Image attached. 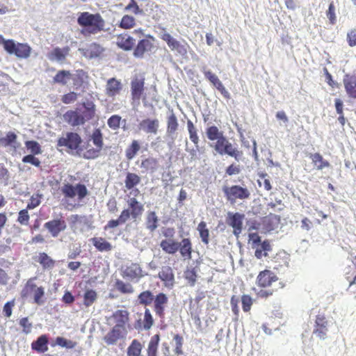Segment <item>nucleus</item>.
Wrapping results in <instances>:
<instances>
[{"label":"nucleus","mask_w":356,"mask_h":356,"mask_svg":"<svg viewBox=\"0 0 356 356\" xmlns=\"http://www.w3.org/2000/svg\"><path fill=\"white\" fill-rule=\"evenodd\" d=\"M142 349V343L138 340L134 339L127 348V355L143 356L141 355Z\"/></svg>","instance_id":"ea45409f"},{"label":"nucleus","mask_w":356,"mask_h":356,"mask_svg":"<svg viewBox=\"0 0 356 356\" xmlns=\"http://www.w3.org/2000/svg\"><path fill=\"white\" fill-rule=\"evenodd\" d=\"M56 344L61 347H65L71 349L76 347V342L71 340H67L61 337H58L56 339Z\"/></svg>","instance_id":"680f3d73"},{"label":"nucleus","mask_w":356,"mask_h":356,"mask_svg":"<svg viewBox=\"0 0 356 356\" xmlns=\"http://www.w3.org/2000/svg\"><path fill=\"white\" fill-rule=\"evenodd\" d=\"M140 149V143L138 140H134L130 145L126 149L125 156L127 159H133Z\"/></svg>","instance_id":"49530a36"},{"label":"nucleus","mask_w":356,"mask_h":356,"mask_svg":"<svg viewBox=\"0 0 356 356\" xmlns=\"http://www.w3.org/2000/svg\"><path fill=\"white\" fill-rule=\"evenodd\" d=\"M245 215L239 213H229L227 223L232 227L233 233L236 236H238L242 232L243 220Z\"/></svg>","instance_id":"4468645a"},{"label":"nucleus","mask_w":356,"mask_h":356,"mask_svg":"<svg viewBox=\"0 0 356 356\" xmlns=\"http://www.w3.org/2000/svg\"><path fill=\"white\" fill-rule=\"evenodd\" d=\"M264 228L270 232L277 228L280 223V217L278 215L270 213L261 219Z\"/></svg>","instance_id":"b1692460"},{"label":"nucleus","mask_w":356,"mask_h":356,"mask_svg":"<svg viewBox=\"0 0 356 356\" xmlns=\"http://www.w3.org/2000/svg\"><path fill=\"white\" fill-rule=\"evenodd\" d=\"M42 195L39 194H34L30 198V202L27 204L26 208L28 210H31L38 207L41 203Z\"/></svg>","instance_id":"69168bd1"},{"label":"nucleus","mask_w":356,"mask_h":356,"mask_svg":"<svg viewBox=\"0 0 356 356\" xmlns=\"http://www.w3.org/2000/svg\"><path fill=\"white\" fill-rule=\"evenodd\" d=\"M36 277L29 278L21 291L20 296L22 298H31L34 303L41 305L44 300V288L42 286H38L35 283Z\"/></svg>","instance_id":"20e7f679"},{"label":"nucleus","mask_w":356,"mask_h":356,"mask_svg":"<svg viewBox=\"0 0 356 356\" xmlns=\"http://www.w3.org/2000/svg\"><path fill=\"white\" fill-rule=\"evenodd\" d=\"M44 227L53 237H57L60 232L66 229L67 223L64 218L60 215L59 218L53 219L45 222Z\"/></svg>","instance_id":"9d476101"},{"label":"nucleus","mask_w":356,"mask_h":356,"mask_svg":"<svg viewBox=\"0 0 356 356\" xmlns=\"http://www.w3.org/2000/svg\"><path fill=\"white\" fill-rule=\"evenodd\" d=\"M154 298L155 296H154L153 293L149 290L144 291L138 296V300L139 304L144 306L151 305L152 302L154 301Z\"/></svg>","instance_id":"79ce46f5"},{"label":"nucleus","mask_w":356,"mask_h":356,"mask_svg":"<svg viewBox=\"0 0 356 356\" xmlns=\"http://www.w3.org/2000/svg\"><path fill=\"white\" fill-rule=\"evenodd\" d=\"M168 304V297L164 293H159L154 300V312L156 316L163 319L165 318V310Z\"/></svg>","instance_id":"9b49d317"},{"label":"nucleus","mask_w":356,"mask_h":356,"mask_svg":"<svg viewBox=\"0 0 356 356\" xmlns=\"http://www.w3.org/2000/svg\"><path fill=\"white\" fill-rule=\"evenodd\" d=\"M223 192L227 201L231 203L236 202V200H244L249 199L250 197V192L248 188L238 185L225 186L223 188Z\"/></svg>","instance_id":"423d86ee"},{"label":"nucleus","mask_w":356,"mask_h":356,"mask_svg":"<svg viewBox=\"0 0 356 356\" xmlns=\"http://www.w3.org/2000/svg\"><path fill=\"white\" fill-rule=\"evenodd\" d=\"M154 324V318L149 309H145L143 320V327L145 330H149Z\"/></svg>","instance_id":"13d9d810"},{"label":"nucleus","mask_w":356,"mask_h":356,"mask_svg":"<svg viewBox=\"0 0 356 356\" xmlns=\"http://www.w3.org/2000/svg\"><path fill=\"white\" fill-rule=\"evenodd\" d=\"M179 123L177 118L174 113L167 118V132L168 134H172L178 129Z\"/></svg>","instance_id":"09e8293b"},{"label":"nucleus","mask_w":356,"mask_h":356,"mask_svg":"<svg viewBox=\"0 0 356 356\" xmlns=\"http://www.w3.org/2000/svg\"><path fill=\"white\" fill-rule=\"evenodd\" d=\"M328 331V321L323 314H318L316 316L315 325L313 334L321 339H325Z\"/></svg>","instance_id":"f8f14e48"},{"label":"nucleus","mask_w":356,"mask_h":356,"mask_svg":"<svg viewBox=\"0 0 356 356\" xmlns=\"http://www.w3.org/2000/svg\"><path fill=\"white\" fill-rule=\"evenodd\" d=\"M241 304L243 312H248L252 307L253 301L250 296L243 295L241 296Z\"/></svg>","instance_id":"774afa93"},{"label":"nucleus","mask_w":356,"mask_h":356,"mask_svg":"<svg viewBox=\"0 0 356 356\" xmlns=\"http://www.w3.org/2000/svg\"><path fill=\"white\" fill-rule=\"evenodd\" d=\"M153 44L148 39H142L138 41L134 50V56L136 58H143L147 51L152 48Z\"/></svg>","instance_id":"393cba45"},{"label":"nucleus","mask_w":356,"mask_h":356,"mask_svg":"<svg viewBox=\"0 0 356 356\" xmlns=\"http://www.w3.org/2000/svg\"><path fill=\"white\" fill-rule=\"evenodd\" d=\"M162 30L164 32L161 35L160 38L162 40L165 41L167 43L170 50L176 51L178 54L181 56H186L188 53L187 43L182 44L179 41L177 40L170 33L166 32L165 28H163Z\"/></svg>","instance_id":"0eeeda50"},{"label":"nucleus","mask_w":356,"mask_h":356,"mask_svg":"<svg viewBox=\"0 0 356 356\" xmlns=\"http://www.w3.org/2000/svg\"><path fill=\"white\" fill-rule=\"evenodd\" d=\"M122 276L129 280H139L144 276L140 266L137 263H131L124 266L122 270Z\"/></svg>","instance_id":"ddd939ff"},{"label":"nucleus","mask_w":356,"mask_h":356,"mask_svg":"<svg viewBox=\"0 0 356 356\" xmlns=\"http://www.w3.org/2000/svg\"><path fill=\"white\" fill-rule=\"evenodd\" d=\"M343 83L348 97L356 99V75L346 74Z\"/></svg>","instance_id":"f3484780"},{"label":"nucleus","mask_w":356,"mask_h":356,"mask_svg":"<svg viewBox=\"0 0 356 356\" xmlns=\"http://www.w3.org/2000/svg\"><path fill=\"white\" fill-rule=\"evenodd\" d=\"M70 50V49L67 46L62 49L56 47L51 51L50 58H55L58 61L64 60L66 56L69 54Z\"/></svg>","instance_id":"58836bf2"},{"label":"nucleus","mask_w":356,"mask_h":356,"mask_svg":"<svg viewBox=\"0 0 356 356\" xmlns=\"http://www.w3.org/2000/svg\"><path fill=\"white\" fill-rule=\"evenodd\" d=\"M118 26L123 29H131L136 26V19L131 15H124L122 17Z\"/></svg>","instance_id":"603ef678"},{"label":"nucleus","mask_w":356,"mask_h":356,"mask_svg":"<svg viewBox=\"0 0 356 356\" xmlns=\"http://www.w3.org/2000/svg\"><path fill=\"white\" fill-rule=\"evenodd\" d=\"M197 230L202 241L207 245L209 241V231L207 227V223L204 221H201L197 225Z\"/></svg>","instance_id":"5fc2aeb1"},{"label":"nucleus","mask_w":356,"mask_h":356,"mask_svg":"<svg viewBox=\"0 0 356 356\" xmlns=\"http://www.w3.org/2000/svg\"><path fill=\"white\" fill-rule=\"evenodd\" d=\"M27 209H22L19 211L18 213V217L17 219V221L21 225H29V222L30 220V216L29 214Z\"/></svg>","instance_id":"0e129e2a"},{"label":"nucleus","mask_w":356,"mask_h":356,"mask_svg":"<svg viewBox=\"0 0 356 356\" xmlns=\"http://www.w3.org/2000/svg\"><path fill=\"white\" fill-rule=\"evenodd\" d=\"M159 218L155 211L147 212L146 217V227L151 232L154 231L158 227Z\"/></svg>","instance_id":"37998d69"},{"label":"nucleus","mask_w":356,"mask_h":356,"mask_svg":"<svg viewBox=\"0 0 356 356\" xmlns=\"http://www.w3.org/2000/svg\"><path fill=\"white\" fill-rule=\"evenodd\" d=\"M160 341L159 334H156L152 336L147 347V356H157V350Z\"/></svg>","instance_id":"a19ab883"},{"label":"nucleus","mask_w":356,"mask_h":356,"mask_svg":"<svg viewBox=\"0 0 356 356\" xmlns=\"http://www.w3.org/2000/svg\"><path fill=\"white\" fill-rule=\"evenodd\" d=\"M103 51L104 48L100 44L93 42L86 49L84 55L90 58H97L100 56Z\"/></svg>","instance_id":"72a5a7b5"},{"label":"nucleus","mask_w":356,"mask_h":356,"mask_svg":"<svg viewBox=\"0 0 356 356\" xmlns=\"http://www.w3.org/2000/svg\"><path fill=\"white\" fill-rule=\"evenodd\" d=\"M72 73L69 70H59L54 76L53 81L54 83H58L62 86L67 84L68 81L71 80Z\"/></svg>","instance_id":"f704fd0d"},{"label":"nucleus","mask_w":356,"mask_h":356,"mask_svg":"<svg viewBox=\"0 0 356 356\" xmlns=\"http://www.w3.org/2000/svg\"><path fill=\"white\" fill-rule=\"evenodd\" d=\"M81 143L79 135L74 132H68L65 136H62L57 140V146L65 147L70 150H76Z\"/></svg>","instance_id":"1a4fd4ad"},{"label":"nucleus","mask_w":356,"mask_h":356,"mask_svg":"<svg viewBox=\"0 0 356 356\" xmlns=\"http://www.w3.org/2000/svg\"><path fill=\"white\" fill-rule=\"evenodd\" d=\"M48 337L42 334L31 343V348L37 353H43L48 350Z\"/></svg>","instance_id":"bb28decb"},{"label":"nucleus","mask_w":356,"mask_h":356,"mask_svg":"<svg viewBox=\"0 0 356 356\" xmlns=\"http://www.w3.org/2000/svg\"><path fill=\"white\" fill-rule=\"evenodd\" d=\"M207 137L209 140L213 141L217 140L220 137L224 136L223 132L215 125L208 127L206 129Z\"/></svg>","instance_id":"de8ad7c7"},{"label":"nucleus","mask_w":356,"mask_h":356,"mask_svg":"<svg viewBox=\"0 0 356 356\" xmlns=\"http://www.w3.org/2000/svg\"><path fill=\"white\" fill-rule=\"evenodd\" d=\"M26 147L30 150L32 154H39L41 153V147L39 143L35 140H28L25 143Z\"/></svg>","instance_id":"e2e57ef3"},{"label":"nucleus","mask_w":356,"mask_h":356,"mask_svg":"<svg viewBox=\"0 0 356 356\" xmlns=\"http://www.w3.org/2000/svg\"><path fill=\"white\" fill-rule=\"evenodd\" d=\"M129 209L122 211L117 219L111 220L104 226V230L117 227L120 225L124 224L130 218L136 220L140 218L144 211L143 205L136 198H130L128 201Z\"/></svg>","instance_id":"7ed1b4c3"},{"label":"nucleus","mask_w":356,"mask_h":356,"mask_svg":"<svg viewBox=\"0 0 356 356\" xmlns=\"http://www.w3.org/2000/svg\"><path fill=\"white\" fill-rule=\"evenodd\" d=\"M309 158L311 159L314 167L318 170H321L325 168H329L330 166V162L325 160L320 153L317 152L310 154Z\"/></svg>","instance_id":"473e14b6"},{"label":"nucleus","mask_w":356,"mask_h":356,"mask_svg":"<svg viewBox=\"0 0 356 356\" xmlns=\"http://www.w3.org/2000/svg\"><path fill=\"white\" fill-rule=\"evenodd\" d=\"M115 287L118 291L123 294H131L134 292V289L130 283L124 282L120 280L115 281Z\"/></svg>","instance_id":"c03bdc74"},{"label":"nucleus","mask_w":356,"mask_h":356,"mask_svg":"<svg viewBox=\"0 0 356 356\" xmlns=\"http://www.w3.org/2000/svg\"><path fill=\"white\" fill-rule=\"evenodd\" d=\"M97 299V293L95 290L88 289L83 294V305L89 307L94 304Z\"/></svg>","instance_id":"864d4df0"},{"label":"nucleus","mask_w":356,"mask_h":356,"mask_svg":"<svg viewBox=\"0 0 356 356\" xmlns=\"http://www.w3.org/2000/svg\"><path fill=\"white\" fill-rule=\"evenodd\" d=\"M187 129L189 138L196 147H198L200 139L197 134V129L191 120L187 121Z\"/></svg>","instance_id":"4c0bfd02"},{"label":"nucleus","mask_w":356,"mask_h":356,"mask_svg":"<svg viewBox=\"0 0 356 356\" xmlns=\"http://www.w3.org/2000/svg\"><path fill=\"white\" fill-rule=\"evenodd\" d=\"M158 277L163 282L165 287L169 289L173 287L175 284V275L170 266H163L158 273Z\"/></svg>","instance_id":"2eb2a0df"},{"label":"nucleus","mask_w":356,"mask_h":356,"mask_svg":"<svg viewBox=\"0 0 356 356\" xmlns=\"http://www.w3.org/2000/svg\"><path fill=\"white\" fill-rule=\"evenodd\" d=\"M64 120L72 127L83 124L84 117L77 111L70 110L63 115Z\"/></svg>","instance_id":"4be33fe9"},{"label":"nucleus","mask_w":356,"mask_h":356,"mask_svg":"<svg viewBox=\"0 0 356 356\" xmlns=\"http://www.w3.org/2000/svg\"><path fill=\"white\" fill-rule=\"evenodd\" d=\"M271 245L268 240L264 241L260 247L257 248L254 252V255L257 259H261L262 257L268 255L267 252L271 251Z\"/></svg>","instance_id":"3c124183"},{"label":"nucleus","mask_w":356,"mask_h":356,"mask_svg":"<svg viewBox=\"0 0 356 356\" xmlns=\"http://www.w3.org/2000/svg\"><path fill=\"white\" fill-rule=\"evenodd\" d=\"M122 89L121 82L115 78H111L107 80L106 85V95L109 97H115L119 95Z\"/></svg>","instance_id":"5701e85b"},{"label":"nucleus","mask_w":356,"mask_h":356,"mask_svg":"<svg viewBox=\"0 0 356 356\" xmlns=\"http://www.w3.org/2000/svg\"><path fill=\"white\" fill-rule=\"evenodd\" d=\"M140 167L146 172H154L158 168V161L153 157H149L142 161Z\"/></svg>","instance_id":"c9c22d12"},{"label":"nucleus","mask_w":356,"mask_h":356,"mask_svg":"<svg viewBox=\"0 0 356 356\" xmlns=\"http://www.w3.org/2000/svg\"><path fill=\"white\" fill-rule=\"evenodd\" d=\"M17 140V135L12 131H9L6 134V136L0 139L1 143L5 146L8 147L15 143Z\"/></svg>","instance_id":"052dcab7"},{"label":"nucleus","mask_w":356,"mask_h":356,"mask_svg":"<svg viewBox=\"0 0 356 356\" xmlns=\"http://www.w3.org/2000/svg\"><path fill=\"white\" fill-rule=\"evenodd\" d=\"M139 129L146 134H157L159 128L158 119L146 118L139 123Z\"/></svg>","instance_id":"dca6fc26"},{"label":"nucleus","mask_w":356,"mask_h":356,"mask_svg":"<svg viewBox=\"0 0 356 356\" xmlns=\"http://www.w3.org/2000/svg\"><path fill=\"white\" fill-rule=\"evenodd\" d=\"M126 11H131L136 15H141L145 13L143 8H140L136 0H130L129 3L125 6Z\"/></svg>","instance_id":"4d7b16f0"},{"label":"nucleus","mask_w":356,"mask_h":356,"mask_svg":"<svg viewBox=\"0 0 356 356\" xmlns=\"http://www.w3.org/2000/svg\"><path fill=\"white\" fill-rule=\"evenodd\" d=\"M127 330H122L119 326H113V328L104 337V341L107 345H114L122 338Z\"/></svg>","instance_id":"a211bd4d"},{"label":"nucleus","mask_w":356,"mask_h":356,"mask_svg":"<svg viewBox=\"0 0 356 356\" xmlns=\"http://www.w3.org/2000/svg\"><path fill=\"white\" fill-rule=\"evenodd\" d=\"M60 191L65 198L73 199L77 196L79 200H82L88 194L86 186L80 183L75 186L70 183L64 184L60 188Z\"/></svg>","instance_id":"39448f33"},{"label":"nucleus","mask_w":356,"mask_h":356,"mask_svg":"<svg viewBox=\"0 0 356 356\" xmlns=\"http://www.w3.org/2000/svg\"><path fill=\"white\" fill-rule=\"evenodd\" d=\"M145 77L143 76H135L131 81V95L134 102L139 103L141 98L143 100L146 97H143L145 91Z\"/></svg>","instance_id":"6e6552de"},{"label":"nucleus","mask_w":356,"mask_h":356,"mask_svg":"<svg viewBox=\"0 0 356 356\" xmlns=\"http://www.w3.org/2000/svg\"><path fill=\"white\" fill-rule=\"evenodd\" d=\"M115 325L126 330V324L129 321V312L127 310H117L112 314Z\"/></svg>","instance_id":"a878e982"},{"label":"nucleus","mask_w":356,"mask_h":356,"mask_svg":"<svg viewBox=\"0 0 356 356\" xmlns=\"http://www.w3.org/2000/svg\"><path fill=\"white\" fill-rule=\"evenodd\" d=\"M135 43V39L128 33H123L116 36L117 46L124 51L131 50L134 47Z\"/></svg>","instance_id":"aec40b11"},{"label":"nucleus","mask_w":356,"mask_h":356,"mask_svg":"<svg viewBox=\"0 0 356 356\" xmlns=\"http://www.w3.org/2000/svg\"><path fill=\"white\" fill-rule=\"evenodd\" d=\"M224 154H227L234 158L236 161L244 159L243 152L236 147H234L230 142H229L226 147H225V149L223 151V155Z\"/></svg>","instance_id":"2f4dec72"},{"label":"nucleus","mask_w":356,"mask_h":356,"mask_svg":"<svg viewBox=\"0 0 356 356\" xmlns=\"http://www.w3.org/2000/svg\"><path fill=\"white\" fill-rule=\"evenodd\" d=\"M88 78V74L83 70L76 71L75 74H72L71 80H72L73 86L76 89L81 88Z\"/></svg>","instance_id":"7c9ffc66"},{"label":"nucleus","mask_w":356,"mask_h":356,"mask_svg":"<svg viewBox=\"0 0 356 356\" xmlns=\"http://www.w3.org/2000/svg\"><path fill=\"white\" fill-rule=\"evenodd\" d=\"M204 74L206 79H207L216 88V89L220 91V92L225 98H230L229 92L226 90L220 80L215 74L209 70H207L204 71Z\"/></svg>","instance_id":"6ab92c4d"},{"label":"nucleus","mask_w":356,"mask_h":356,"mask_svg":"<svg viewBox=\"0 0 356 356\" xmlns=\"http://www.w3.org/2000/svg\"><path fill=\"white\" fill-rule=\"evenodd\" d=\"M78 24L82 28L84 36L97 34L104 30L105 21L99 13H81L77 18Z\"/></svg>","instance_id":"f03ea898"},{"label":"nucleus","mask_w":356,"mask_h":356,"mask_svg":"<svg viewBox=\"0 0 356 356\" xmlns=\"http://www.w3.org/2000/svg\"><path fill=\"white\" fill-rule=\"evenodd\" d=\"M85 110L81 114L85 119V122L92 119L95 115V105L92 102L83 103V104Z\"/></svg>","instance_id":"8fccbe9b"},{"label":"nucleus","mask_w":356,"mask_h":356,"mask_svg":"<svg viewBox=\"0 0 356 356\" xmlns=\"http://www.w3.org/2000/svg\"><path fill=\"white\" fill-rule=\"evenodd\" d=\"M140 182V177L136 173L128 172L127 174L124 183L125 187L130 190L134 188Z\"/></svg>","instance_id":"a18cd8bd"},{"label":"nucleus","mask_w":356,"mask_h":356,"mask_svg":"<svg viewBox=\"0 0 356 356\" xmlns=\"http://www.w3.org/2000/svg\"><path fill=\"white\" fill-rule=\"evenodd\" d=\"M160 247L164 252L174 254L179 250V242L172 238L164 239L161 241Z\"/></svg>","instance_id":"c85d7f7f"},{"label":"nucleus","mask_w":356,"mask_h":356,"mask_svg":"<svg viewBox=\"0 0 356 356\" xmlns=\"http://www.w3.org/2000/svg\"><path fill=\"white\" fill-rule=\"evenodd\" d=\"M346 278L350 281L349 288L355 287L356 290V273L351 266H349L346 273Z\"/></svg>","instance_id":"338daca9"},{"label":"nucleus","mask_w":356,"mask_h":356,"mask_svg":"<svg viewBox=\"0 0 356 356\" xmlns=\"http://www.w3.org/2000/svg\"><path fill=\"white\" fill-rule=\"evenodd\" d=\"M37 261L44 269H51L56 264V261L45 252L39 253Z\"/></svg>","instance_id":"e433bc0d"},{"label":"nucleus","mask_w":356,"mask_h":356,"mask_svg":"<svg viewBox=\"0 0 356 356\" xmlns=\"http://www.w3.org/2000/svg\"><path fill=\"white\" fill-rule=\"evenodd\" d=\"M182 257L191 259L192 257V243L189 238H183L179 243V250Z\"/></svg>","instance_id":"cd10ccee"},{"label":"nucleus","mask_w":356,"mask_h":356,"mask_svg":"<svg viewBox=\"0 0 356 356\" xmlns=\"http://www.w3.org/2000/svg\"><path fill=\"white\" fill-rule=\"evenodd\" d=\"M92 140L97 149L101 151L103 147V138L99 129H95L93 131L92 134Z\"/></svg>","instance_id":"bf43d9fd"},{"label":"nucleus","mask_w":356,"mask_h":356,"mask_svg":"<svg viewBox=\"0 0 356 356\" xmlns=\"http://www.w3.org/2000/svg\"><path fill=\"white\" fill-rule=\"evenodd\" d=\"M9 54H14L19 58H27L31 54V47L27 44L15 43L13 41V48L7 51Z\"/></svg>","instance_id":"412c9836"},{"label":"nucleus","mask_w":356,"mask_h":356,"mask_svg":"<svg viewBox=\"0 0 356 356\" xmlns=\"http://www.w3.org/2000/svg\"><path fill=\"white\" fill-rule=\"evenodd\" d=\"M256 285L260 289L257 296L260 298H268L272 296L284 284L279 282L277 275L270 270L265 269L259 273L256 277Z\"/></svg>","instance_id":"f257e3e1"},{"label":"nucleus","mask_w":356,"mask_h":356,"mask_svg":"<svg viewBox=\"0 0 356 356\" xmlns=\"http://www.w3.org/2000/svg\"><path fill=\"white\" fill-rule=\"evenodd\" d=\"M90 241L99 252H110L113 250L112 244L103 237H93Z\"/></svg>","instance_id":"c756f323"},{"label":"nucleus","mask_w":356,"mask_h":356,"mask_svg":"<svg viewBox=\"0 0 356 356\" xmlns=\"http://www.w3.org/2000/svg\"><path fill=\"white\" fill-rule=\"evenodd\" d=\"M229 142V140L225 136H222L216 140L212 147L218 154L223 155L225 147H226Z\"/></svg>","instance_id":"6e6d98bb"}]
</instances>
